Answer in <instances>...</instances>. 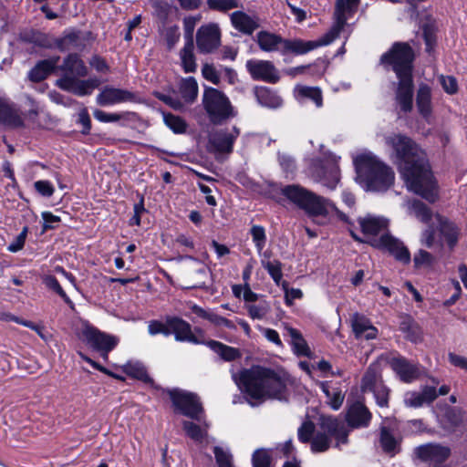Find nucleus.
Returning a JSON list of instances; mask_svg holds the SVG:
<instances>
[{
  "label": "nucleus",
  "mask_w": 467,
  "mask_h": 467,
  "mask_svg": "<svg viewBox=\"0 0 467 467\" xmlns=\"http://www.w3.org/2000/svg\"><path fill=\"white\" fill-rule=\"evenodd\" d=\"M389 158L398 165L409 191L434 202L437 183L431 171L424 150L410 137L392 133L385 137Z\"/></svg>",
  "instance_id": "f257e3e1"
},
{
  "label": "nucleus",
  "mask_w": 467,
  "mask_h": 467,
  "mask_svg": "<svg viewBox=\"0 0 467 467\" xmlns=\"http://www.w3.org/2000/svg\"><path fill=\"white\" fill-rule=\"evenodd\" d=\"M233 379L247 394L248 402L252 406L259 405L267 400L288 399V385L291 384V379L284 371L254 366L238 374L234 373Z\"/></svg>",
  "instance_id": "f03ea898"
},
{
  "label": "nucleus",
  "mask_w": 467,
  "mask_h": 467,
  "mask_svg": "<svg viewBox=\"0 0 467 467\" xmlns=\"http://www.w3.org/2000/svg\"><path fill=\"white\" fill-rule=\"evenodd\" d=\"M281 193L320 224L328 223L331 217L336 214L339 220L352 225L348 217L340 212L334 202L300 185H286L281 189Z\"/></svg>",
  "instance_id": "7ed1b4c3"
},
{
  "label": "nucleus",
  "mask_w": 467,
  "mask_h": 467,
  "mask_svg": "<svg viewBox=\"0 0 467 467\" xmlns=\"http://www.w3.org/2000/svg\"><path fill=\"white\" fill-rule=\"evenodd\" d=\"M359 0H337L334 13V24L323 36L315 41L301 39H284L283 55L293 53L303 55L317 47L331 44L343 30L348 16L357 8Z\"/></svg>",
  "instance_id": "20e7f679"
},
{
  "label": "nucleus",
  "mask_w": 467,
  "mask_h": 467,
  "mask_svg": "<svg viewBox=\"0 0 467 467\" xmlns=\"http://www.w3.org/2000/svg\"><path fill=\"white\" fill-rule=\"evenodd\" d=\"M358 180L368 190L383 192L394 182V172L371 152H365L354 159Z\"/></svg>",
  "instance_id": "39448f33"
},
{
  "label": "nucleus",
  "mask_w": 467,
  "mask_h": 467,
  "mask_svg": "<svg viewBox=\"0 0 467 467\" xmlns=\"http://www.w3.org/2000/svg\"><path fill=\"white\" fill-rule=\"evenodd\" d=\"M202 104L209 120L214 125H221L237 114L229 98L215 88L204 87Z\"/></svg>",
  "instance_id": "423d86ee"
},
{
  "label": "nucleus",
  "mask_w": 467,
  "mask_h": 467,
  "mask_svg": "<svg viewBox=\"0 0 467 467\" xmlns=\"http://www.w3.org/2000/svg\"><path fill=\"white\" fill-rule=\"evenodd\" d=\"M320 429L312 439L311 450L314 452L326 451L330 446V438H335L337 444L346 443L348 431L344 424L331 416H322L320 418Z\"/></svg>",
  "instance_id": "0eeeda50"
},
{
  "label": "nucleus",
  "mask_w": 467,
  "mask_h": 467,
  "mask_svg": "<svg viewBox=\"0 0 467 467\" xmlns=\"http://www.w3.org/2000/svg\"><path fill=\"white\" fill-rule=\"evenodd\" d=\"M414 58L411 47L406 43H395L391 49L382 55L381 63L392 67L397 77L412 75Z\"/></svg>",
  "instance_id": "6e6552de"
},
{
  "label": "nucleus",
  "mask_w": 467,
  "mask_h": 467,
  "mask_svg": "<svg viewBox=\"0 0 467 467\" xmlns=\"http://www.w3.org/2000/svg\"><path fill=\"white\" fill-rule=\"evenodd\" d=\"M338 159L334 155L316 161L310 168V177L329 190H335L340 182Z\"/></svg>",
  "instance_id": "1a4fd4ad"
},
{
  "label": "nucleus",
  "mask_w": 467,
  "mask_h": 467,
  "mask_svg": "<svg viewBox=\"0 0 467 467\" xmlns=\"http://www.w3.org/2000/svg\"><path fill=\"white\" fill-rule=\"evenodd\" d=\"M350 234L356 241L360 243L365 242L358 236L353 230H350ZM367 242L376 248L387 250L398 261L403 264H409L410 262V254L407 247L402 242L390 234H383L379 238H373Z\"/></svg>",
  "instance_id": "9d476101"
},
{
  "label": "nucleus",
  "mask_w": 467,
  "mask_h": 467,
  "mask_svg": "<svg viewBox=\"0 0 467 467\" xmlns=\"http://www.w3.org/2000/svg\"><path fill=\"white\" fill-rule=\"evenodd\" d=\"M174 407L183 415L200 420L202 412L199 398L192 393L181 389H172L169 392Z\"/></svg>",
  "instance_id": "9b49d317"
},
{
  "label": "nucleus",
  "mask_w": 467,
  "mask_h": 467,
  "mask_svg": "<svg viewBox=\"0 0 467 467\" xmlns=\"http://www.w3.org/2000/svg\"><path fill=\"white\" fill-rule=\"evenodd\" d=\"M80 335L93 348L101 351L102 357L105 359L108 358L109 352L111 351L119 342L116 337L100 332L88 324L83 326Z\"/></svg>",
  "instance_id": "f8f14e48"
},
{
  "label": "nucleus",
  "mask_w": 467,
  "mask_h": 467,
  "mask_svg": "<svg viewBox=\"0 0 467 467\" xmlns=\"http://www.w3.org/2000/svg\"><path fill=\"white\" fill-rule=\"evenodd\" d=\"M196 45L202 54L213 53L221 45V31L216 24L202 25L196 34Z\"/></svg>",
  "instance_id": "ddd939ff"
},
{
  "label": "nucleus",
  "mask_w": 467,
  "mask_h": 467,
  "mask_svg": "<svg viewBox=\"0 0 467 467\" xmlns=\"http://www.w3.org/2000/svg\"><path fill=\"white\" fill-rule=\"evenodd\" d=\"M389 365L399 379L405 383H411L421 375V367L419 363L410 362L404 357H394Z\"/></svg>",
  "instance_id": "4468645a"
},
{
  "label": "nucleus",
  "mask_w": 467,
  "mask_h": 467,
  "mask_svg": "<svg viewBox=\"0 0 467 467\" xmlns=\"http://www.w3.org/2000/svg\"><path fill=\"white\" fill-rule=\"evenodd\" d=\"M246 68L255 80L275 83L279 80V74L274 64L267 60H248Z\"/></svg>",
  "instance_id": "2eb2a0df"
},
{
  "label": "nucleus",
  "mask_w": 467,
  "mask_h": 467,
  "mask_svg": "<svg viewBox=\"0 0 467 467\" xmlns=\"http://www.w3.org/2000/svg\"><path fill=\"white\" fill-rule=\"evenodd\" d=\"M239 134L240 130L236 127H233L231 130L226 129L220 130L210 136L209 141L215 151L230 153L233 151L234 143Z\"/></svg>",
  "instance_id": "dca6fc26"
},
{
  "label": "nucleus",
  "mask_w": 467,
  "mask_h": 467,
  "mask_svg": "<svg viewBox=\"0 0 467 467\" xmlns=\"http://www.w3.org/2000/svg\"><path fill=\"white\" fill-rule=\"evenodd\" d=\"M134 93L122 88L113 87H105L97 96V103L99 106L106 107L135 100Z\"/></svg>",
  "instance_id": "f3484780"
},
{
  "label": "nucleus",
  "mask_w": 467,
  "mask_h": 467,
  "mask_svg": "<svg viewBox=\"0 0 467 467\" xmlns=\"http://www.w3.org/2000/svg\"><path fill=\"white\" fill-rule=\"evenodd\" d=\"M399 83L396 90V101L404 112L412 109L413 80L412 75L397 77Z\"/></svg>",
  "instance_id": "a211bd4d"
},
{
  "label": "nucleus",
  "mask_w": 467,
  "mask_h": 467,
  "mask_svg": "<svg viewBox=\"0 0 467 467\" xmlns=\"http://www.w3.org/2000/svg\"><path fill=\"white\" fill-rule=\"evenodd\" d=\"M169 325L172 329V335H174L176 341L189 342L195 345L202 343L192 333L191 325L185 320L180 317H169Z\"/></svg>",
  "instance_id": "6ab92c4d"
},
{
  "label": "nucleus",
  "mask_w": 467,
  "mask_h": 467,
  "mask_svg": "<svg viewBox=\"0 0 467 467\" xmlns=\"http://www.w3.org/2000/svg\"><path fill=\"white\" fill-rule=\"evenodd\" d=\"M435 387L424 386L421 391H408L404 395V404L410 408H420L424 404H430L437 399Z\"/></svg>",
  "instance_id": "aec40b11"
},
{
  "label": "nucleus",
  "mask_w": 467,
  "mask_h": 467,
  "mask_svg": "<svg viewBox=\"0 0 467 467\" xmlns=\"http://www.w3.org/2000/svg\"><path fill=\"white\" fill-rule=\"evenodd\" d=\"M370 420L371 413L367 407L360 402L352 404L348 410L347 421L352 428L368 427Z\"/></svg>",
  "instance_id": "412c9836"
},
{
  "label": "nucleus",
  "mask_w": 467,
  "mask_h": 467,
  "mask_svg": "<svg viewBox=\"0 0 467 467\" xmlns=\"http://www.w3.org/2000/svg\"><path fill=\"white\" fill-rule=\"evenodd\" d=\"M434 221L440 234L444 237L448 246L452 249L458 243L460 231L457 225L448 218L436 214Z\"/></svg>",
  "instance_id": "4be33fe9"
},
{
  "label": "nucleus",
  "mask_w": 467,
  "mask_h": 467,
  "mask_svg": "<svg viewBox=\"0 0 467 467\" xmlns=\"http://www.w3.org/2000/svg\"><path fill=\"white\" fill-rule=\"evenodd\" d=\"M358 223L365 235L374 237L388 228L389 220L383 216L368 214L358 218Z\"/></svg>",
  "instance_id": "5701e85b"
},
{
  "label": "nucleus",
  "mask_w": 467,
  "mask_h": 467,
  "mask_svg": "<svg viewBox=\"0 0 467 467\" xmlns=\"http://www.w3.org/2000/svg\"><path fill=\"white\" fill-rule=\"evenodd\" d=\"M416 452L422 461L433 462H441L450 455L449 448L432 443L418 447Z\"/></svg>",
  "instance_id": "b1692460"
},
{
  "label": "nucleus",
  "mask_w": 467,
  "mask_h": 467,
  "mask_svg": "<svg viewBox=\"0 0 467 467\" xmlns=\"http://www.w3.org/2000/svg\"><path fill=\"white\" fill-rule=\"evenodd\" d=\"M230 20L234 28L245 35H252L259 27L258 18L243 11L233 12Z\"/></svg>",
  "instance_id": "393cba45"
},
{
  "label": "nucleus",
  "mask_w": 467,
  "mask_h": 467,
  "mask_svg": "<svg viewBox=\"0 0 467 467\" xmlns=\"http://www.w3.org/2000/svg\"><path fill=\"white\" fill-rule=\"evenodd\" d=\"M351 326L357 338L374 339L378 336V329L369 319L358 313L352 316Z\"/></svg>",
  "instance_id": "a878e982"
},
{
  "label": "nucleus",
  "mask_w": 467,
  "mask_h": 467,
  "mask_svg": "<svg viewBox=\"0 0 467 467\" xmlns=\"http://www.w3.org/2000/svg\"><path fill=\"white\" fill-rule=\"evenodd\" d=\"M379 442L382 450L387 453L394 455L400 451V439L393 428L386 425V421L380 427Z\"/></svg>",
  "instance_id": "bb28decb"
},
{
  "label": "nucleus",
  "mask_w": 467,
  "mask_h": 467,
  "mask_svg": "<svg viewBox=\"0 0 467 467\" xmlns=\"http://www.w3.org/2000/svg\"><path fill=\"white\" fill-rule=\"evenodd\" d=\"M256 42L260 49L265 52H280L283 54L284 38L278 35L260 31L256 35Z\"/></svg>",
  "instance_id": "cd10ccee"
},
{
  "label": "nucleus",
  "mask_w": 467,
  "mask_h": 467,
  "mask_svg": "<svg viewBox=\"0 0 467 467\" xmlns=\"http://www.w3.org/2000/svg\"><path fill=\"white\" fill-rule=\"evenodd\" d=\"M59 57H51L39 61L29 72L28 78L34 82L45 79L51 72L57 68Z\"/></svg>",
  "instance_id": "c85d7f7f"
},
{
  "label": "nucleus",
  "mask_w": 467,
  "mask_h": 467,
  "mask_svg": "<svg viewBox=\"0 0 467 467\" xmlns=\"http://www.w3.org/2000/svg\"><path fill=\"white\" fill-rule=\"evenodd\" d=\"M285 329L286 335L290 337L293 352L299 357H310L311 350L301 332L291 327H285Z\"/></svg>",
  "instance_id": "c756f323"
},
{
  "label": "nucleus",
  "mask_w": 467,
  "mask_h": 467,
  "mask_svg": "<svg viewBox=\"0 0 467 467\" xmlns=\"http://www.w3.org/2000/svg\"><path fill=\"white\" fill-rule=\"evenodd\" d=\"M198 83L193 77L185 78L180 81L179 93L185 105L192 104L198 97Z\"/></svg>",
  "instance_id": "7c9ffc66"
},
{
  "label": "nucleus",
  "mask_w": 467,
  "mask_h": 467,
  "mask_svg": "<svg viewBox=\"0 0 467 467\" xmlns=\"http://www.w3.org/2000/svg\"><path fill=\"white\" fill-rule=\"evenodd\" d=\"M255 97L258 103L265 108L277 109L282 106V98L274 90L265 88L258 87L255 88Z\"/></svg>",
  "instance_id": "2f4dec72"
},
{
  "label": "nucleus",
  "mask_w": 467,
  "mask_h": 467,
  "mask_svg": "<svg viewBox=\"0 0 467 467\" xmlns=\"http://www.w3.org/2000/svg\"><path fill=\"white\" fill-rule=\"evenodd\" d=\"M416 105L421 116L428 118L431 113V89L426 84H420L417 90Z\"/></svg>",
  "instance_id": "473e14b6"
},
{
  "label": "nucleus",
  "mask_w": 467,
  "mask_h": 467,
  "mask_svg": "<svg viewBox=\"0 0 467 467\" xmlns=\"http://www.w3.org/2000/svg\"><path fill=\"white\" fill-rule=\"evenodd\" d=\"M63 72L74 77H85L88 73L84 62L75 54L68 55L59 67Z\"/></svg>",
  "instance_id": "72a5a7b5"
},
{
  "label": "nucleus",
  "mask_w": 467,
  "mask_h": 467,
  "mask_svg": "<svg viewBox=\"0 0 467 467\" xmlns=\"http://www.w3.org/2000/svg\"><path fill=\"white\" fill-rule=\"evenodd\" d=\"M381 369L379 363H372L368 368L362 379V390L363 391H375L380 383Z\"/></svg>",
  "instance_id": "f704fd0d"
},
{
  "label": "nucleus",
  "mask_w": 467,
  "mask_h": 467,
  "mask_svg": "<svg viewBox=\"0 0 467 467\" xmlns=\"http://www.w3.org/2000/svg\"><path fill=\"white\" fill-rule=\"evenodd\" d=\"M0 122L14 127L22 125V119L17 110L5 99H0Z\"/></svg>",
  "instance_id": "c9c22d12"
},
{
  "label": "nucleus",
  "mask_w": 467,
  "mask_h": 467,
  "mask_svg": "<svg viewBox=\"0 0 467 467\" xmlns=\"http://www.w3.org/2000/svg\"><path fill=\"white\" fill-rule=\"evenodd\" d=\"M94 118L104 123L117 122L122 120L123 122H130L137 119V114L130 111H124L119 113H108L100 109L93 111Z\"/></svg>",
  "instance_id": "e433bc0d"
},
{
  "label": "nucleus",
  "mask_w": 467,
  "mask_h": 467,
  "mask_svg": "<svg viewBox=\"0 0 467 467\" xmlns=\"http://www.w3.org/2000/svg\"><path fill=\"white\" fill-rule=\"evenodd\" d=\"M319 387L327 398V404L335 410H338L344 401L345 395L339 388H330L328 382H320Z\"/></svg>",
  "instance_id": "4c0bfd02"
},
{
  "label": "nucleus",
  "mask_w": 467,
  "mask_h": 467,
  "mask_svg": "<svg viewBox=\"0 0 467 467\" xmlns=\"http://www.w3.org/2000/svg\"><path fill=\"white\" fill-rule=\"evenodd\" d=\"M206 344L225 361L234 360L241 356L237 348L224 345L219 341L210 340Z\"/></svg>",
  "instance_id": "58836bf2"
},
{
  "label": "nucleus",
  "mask_w": 467,
  "mask_h": 467,
  "mask_svg": "<svg viewBox=\"0 0 467 467\" xmlns=\"http://www.w3.org/2000/svg\"><path fill=\"white\" fill-rule=\"evenodd\" d=\"M193 43H184L183 48L180 52L182 67L186 73L194 72L197 68V64L194 56Z\"/></svg>",
  "instance_id": "ea45409f"
},
{
  "label": "nucleus",
  "mask_w": 467,
  "mask_h": 467,
  "mask_svg": "<svg viewBox=\"0 0 467 467\" xmlns=\"http://www.w3.org/2000/svg\"><path fill=\"white\" fill-rule=\"evenodd\" d=\"M295 91L297 97L313 100L317 108L323 104L322 93L318 88L297 86Z\"/></svg>",
  "instance_id": "a19ab883"
},
{
  "label": "nucleus",
  "mask_w": 467,
  "mask_h": 467,
  "mask_svg": "<svg viewBox=\"0 0 467 467\" xmlns=\"http://www.w3.org/2000/svg\"><path fill=\"white\" fill-rule=\"evenodd\" d=\"M250 234L257 254H261L266 244V234L265 228L261 225H253L250 229Z\"/></svg>",
  "instance_id": "79ce46f5"
},
{
  "label": "nucleus",
  "mask_w": 467,
  "mask_h": 467,
  "mask_svg": "<svg viewBox=\"0 0 467 467\" xmlns=\"http://www.w3.org/2000/svg\"><path fill=\"white\" fill-rule=\"evenodd\" d=\"M99 86V80L96 78L88 80L77 79L72 93L78 96H86L92 93L93 89Z\"/></svg>",
  "instance_id": "37998d69"
},
{
  "label": "nucleus",
  "mask_w": 467,
  "mask_h": 467,
  "mask_svg": "<svg viewBox=\"0 0 467 467\" xmlns=\"http://www.w3.org/2000/svg\"><path fill=\"white\" fill-rule=\"evenodd\" d=\"M410 209V213L423 223H428L431 219L430 208L420 201H413Z\"/></svg>",
  "instance_id": "c03bdc74"
},
{
  "label": "nucleus",
  "mask_w": 467,
  "mask_h": 467,
  "mask_svg": "<svg viewBox=\"0 0 467 467\" xmlns=\"http://www.w3.org/2000/svg\"><path fill=\"white\" fill-rule=\"evenodd\" d=\"M82 37L80 36V34L78 32H72L69 34L65 35L58 43V47L62 50H69L72 48H78L79 47H82Z\"/></svg>",
  "instance_id": "a18cd8bd"
},
{
  "label": "nucleus",
  "mask_w": 467,
  "mask_h": 467,
  "mask_svg": "<svg viewBox=\"0 0 467 467\" xmlns=\"http://www.w3.org/2000/svg\"><path fill=\"white\" fill-rule=\"evenodd\" d=\"M124 371L136 379H141L143 381H147L150 379L146 368L144 366L139 362H128L123 367Z\"/></svg>",
  "instance_id": "49530a36"
},
{
  "label": "nucleus",
  "mask_w": 467,
  "mask_h": 467,
  "mask_svg": "<svg viewBox=\"0 0 467 467\" xmlns=\"http://www.w3.org/2000/svg\"><path fill=\"white\" fill-rule=\"evenodd\" d=\"M164 123L175 133H183L186 130V122L179 116L163 113Z\"/></svg>",
  "instance_id": "de8ad7c7"
},
{
  "label": "nucleus",
  "mask_w": 467,
  "mask_h": 467,
  "mask_svg": "<svg viewBox=\"0 0 467 467\" xmlns=\"http://www.w3.org/2000/svg\"><path fill=\"white\" fill-rule=\"evenodd\" d=\"M207 5L210 9L220 12H227L241 6L239 0H207Z\"/></svg>",
  "instance_id": "09e8293b"
},
{
  "label": "nucleus",
  "mask_w": 467,
  "mask_h": 467,
  "mask_svg": "<svg viewBox=\"0 0 467 467\" xmlns=\"http://www.w3.org/2000/svg\"><path fill=\"white\" fill-rule=\"evenodd\" d=\"M261 264L263 267L268 272L273 280L279 284L282 279V269L281 263L277 260L270 261L265 259H261Z\"/></svg>",
  "instance_id": "8fccbe9b"
},
{
  "label": "nucleus",
  "mask_w": 467,
  "mask_h": 467,
  "mask_svg": "<svg viewBox=\"0 0 467 467\" xmlns=\"http://www.w3.org/2000/svg\"><path fill=\"white\" fill-rule=\"evenodd\" d=\"M182 426L186 434L191 439L196 441H202L206 434V430L202 429L199 425L195 424L194 422L184 420Z\"/></svg>",
  "instance_id": "3c124183"
},
{
  "label": "nucleus",
  "mask_w": 467,
  "mask_h": 467,
  "mask_svg": "<svg viewBox=\"0 0 467 467\" xmlns=\"http://www.w3.org/2000/svg\"><path fill=\"white\" fill-rule=\"evenodd\" d=\"M201 16H186L183 19V30H184V38L185 42L193 43V32L196 24L200 21Z\"/></svg>",
  "instance_id": "603ef678"
},
{
  "label": "nucleus",
  "mask_w": 467,
  "mask_h": 467,
  "mask_svg": "<svg viewBox=\"0 0 467 467\" xmlns=\"http://www.w3.org/2000/svg\"><path fill=\"white\" fill-rule=\"evenodd\" d=\"M213 452L218 467H234L233 457L228 451L219 446H215L213 449Z\"/></svg>",
  "instance_id": "864d4df0"
},
{
  "label": "nucleus",
  "mask_w": 467,
  "mask_h": 467,
  "mask_svg": "<svg viewBox=\"0 0 467 467\" xmlns=\"http://www.w3.org/2000/svg\"><path fill=\"white\" fill-rule=\"evenodd\" d=\"M248 314L253 319H263L270 311V306L266 302L248 306Z\"/></svg>",
  "instance_id": "5fc2aeb1"
},
{
  "label": "nucleus",
  "mask_w": 467,
  "mask_h": 467,
  "mask_svg": "<svg viewBox=\"0 0 467 467\" xmlns=\"http://www.w3.org/2000/svg\"><path fill=\"white\" fill-rule=\"evenodd\" d=\"M202 77L214 85H218L221 81L220 73L213 64L205 63L202 67Z\"/></svg>",
  "instance_id": "6e6d98bb"
},
{
  "label": "nucleus",
  "mask_w": 467,
  "mask_h": 467,
  "mask_svg": "<svg viewBox=\"0 0 467 467\" xmlns=\"http://www.w3.org/2000/svg\"><path fill=\"white\" fill-rule=\"evenodd\" d=\"M156 97L175 110H182L185 107L182 100L174 95L156 93Z\"/></svg>",
  "instance_id": "4d7b16f0"
},
{
  "label": "nucleus",
  "mask_w": 467,
  "mask_h": 467,
  "mask_svg": "<svg viewBox=\"0 0 467 467\" xmlns=\"http://www.w3.org/2000/svg\"><path fill=\"white\" fill-rule=\"evenodd\" d=\"M315 431V425L311 421H305L298 429V439L302 442H308Z\"/></svg>",
  "instance_id": "13d9d810"
},
{
  "label": "nucleus",
  "mask_w": 467,
  "mask_h": 467,
  "mask_svg": "<svg viewBox=\"0 0 467 467\" xmlns=\"http://www.w3.org/2000/svg\"><path fill=\"white\" fill-rule=\"evenodd\" d=\"M254 467H269L270 456L265 450H256L253 454Z\"/></svg>",
  "instance_id": "bf43d9fd"
},
{
  "label": "nucleus",
  "mask_w": 467,
  "mask_h": 467,
  "mask_svg": "<svg viewBox=\"0 0 467 467\" xmlns=\"http://www.w3.org/2000/svg\"><path fill=\"white\" fill-rule=\"evenodd\" d=\"M413 262L416 267L430 266L433 262V256L425 250H419L414 255Z\"/></svg>",
  "instance_id": "052dcab7"
},
{
  "label": "nucleus",
  "mask_w": 467,
  "mask_h": 467,
  "mask_svg": "<svg viewBox=\"0 0 467 467\" xmlns=\"http://www.w3.org/2000/svg\"><path fill=\"white\" fill-rule=\"evenodd\" d=\"M439 79L446 93L455 94L458 91V83L454 77L441 75Z\"/></svg>",
  "instance_id": "680f3d73"
},
{
  "label": "nucleus",
  "mask_w": 467,
  "mask_h": 467,
  "mask_svg": "<svg viewBox=\"0 0 467 467\" xmlns=\"http://www.w3.org/2000/svg\"><path fill=\"white\" fill-rule=\"evenodd\" d=\"M180 36L181 33L179 26H173L165 29L164 37L170 49L178 43Z\"/></svg>",
  "instance_id": "e2e57ef3"
},
{
  "label": "nucleus",
  "mask_w": 467,
  "mask_h": 467,
  "mask_svg": "<svg viewBox=\"0 0 467 467\" xmlns=\"http://www.w3.org/2000/svg\"><path fill=\"white\" fill-rule=\"evenodd\" d=\"M36 191L43 197H50L55 192L53 184L49 181L40 180L34 183Z\"/></svg>",
  "instance_id": "0e129e2a"
},
{
  "label": "nucleus",
  "mask_w": 467,
  "mask_h": 467,
  "mask_svg": "<svg viewBox=\"0 0 467 467\" xmlns=\"http://www.w3.org/2000/svg\"><path fill=\"white\" fill-rule=\"evenodd\" d=\"M28 233V228L25 226L16 239L8 245V251L16 253L20 251L24 245Z\"/></svg>",
  "instance_id": "69168bd1"
},
{
  "label": "nucleus",
  "mask_w": 467,
  "mask_h": 467,
  "mask_svg": "<svg viewBox=\"0 0 467 467\" xmlns=\"http://www.w3.org/2000/svg\"><path fill=\"white\" fill-rule=\"evenodd\" d=\"M45 284L47 287L57 293L67 303H70V299L59 285L58 281L54 276H47L45 279Z\"/></svg>",
  "instance_id": "338daca9"
},
{
  "label": "nucleus",
  "mask_w": 467,
  "mask_h": 467,
  "mask_svg": "<svg viewBox=\"0 0 467 467\" xmlns=\"http://www.w3.org/2000/svg\"><path fill=\"white\" fill-rule=\"evenodd\" d=\"M279 163L286 173H291L296 170L295 160L287 154H279Z\"/></svg>",
  "instance_id": "774afa93"
}]
</instances>
